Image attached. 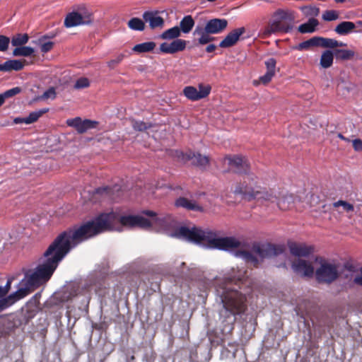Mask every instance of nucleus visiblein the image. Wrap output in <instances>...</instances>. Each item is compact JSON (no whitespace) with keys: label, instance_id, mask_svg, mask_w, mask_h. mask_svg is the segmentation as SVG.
Here are the masks:
<instances>
[{"label":"nucleus","instance_id":"1","mask_svg":"<svg viewBox=\"0 0 362 362\" xmlns=\"http://www.w3.org/2000/svg\"><path fill=\"white\" fill-rule=\"evenodd\" d=\"M145 214L149 216L148 218L142 216H122L116 211L100 214L92 220V236L107 230L120 231L124 227L147 228L153 226L165 231L173 238L194 243L206 248L230 250L240 245L235 238L221 237L217 232L208 229L180 227L171 233L170 229L175 226V223L170 216L157 217L150 211Z\"/></svg>","mask_w":362,"mask_h":362},{"label":"nucleus","instance_id":"2","mask_svg":"<svg viewBox=\"0 0 362 362\" xmlns=\"http://www.w3.org/2000/svg\"><path fill=\"white\" fill-rule=\"evenodd\" d=\"M90 237V221L74 226L59 234L40 258L38 264L24 270V277L19 282L16 292L5 297L11 288L13 279H8L4 286H0V311L45 284L69 251Z\"/></svg>","mask_w":362,"mask_h":362},{"label":"nucleus","instance_id":"3","mask_svg":"<svg viewBox=\"0 0 362 362\" xmlns=\"http://www.w3.org/2000/svg\"><path fill=\"white\" fill-rule=\"evenodd\" d=\"M255 177L252 175L245 177L243 185H239L235 189V194H241L247 200L255 199L263 202H276L279 209L286 211L293 206L294 198L290 194H278L274 189H267L260 185H257Z\"/></svg>","mask_w":362,"mask_h":362},{"label":"nucleus","instance_id":"4","mask_svg":"<svg viewBox=\"0 0 362 362\" xmlns=\"http://www.w3.org/2000/svg\"><path fill=\"white\" fill-rule=\"evenodd\" d=\"M238 272V275L228 274L224 279L215 280L216 294L221 298L225 310L233 315H240L247 309L246 294L235 288L233 283L243 280L246 272Z\"/></svg>","mask_w":362,"mask_h":362},{"label":"nucleus","instance_id":"5","mask_svg":"<svg viewBox=\"0 0 362 362\" xmlns=\"http://www.w3.org/2000/svg\"><path fill=\"white\" fill-rule=\"evenodd\" d=\"M295 19L293 11L278 9L272 14L268 25L261 30V35L266 37L278 33H289L293 28Z\"/></svg>","mask_w":362,"mask_h":362},{"label":"nucleus","instance_id":"6","mask_svg":"<svg viewBox=\"0 0 362 362\" xmlns=\"http://www.w3.org/2000/svg\"><path fill=\"white\" fill-rule=\"evenodd\" d=\"M279 255H282L284 257L282 247H276L271 245L255 247L251 252L240 251L236 253V256L241 257L247 263L254 267H257L259 262L264 257L277 256Z\"/></svg>","mask_w":362,"mask_h":362},{"label":"nucleus","instance_id":"7","mask_svg":"<svg viewBox=\"0 0 362 362\" xmlns=\"http://www.w3.org/2000/svg\"><path fill=\"white\" fill-rule=\"evenodd\" d=\"M315 263L319 266L315 270L316 279L319 282L331 283L337 279L339 269L336 263L322 258H315Z\"/></svg>","mask_w":362,"mask_h":362},{"label":"nucleus","instance_id":"8","mask_svg":"<svg viewBox=\"0 0 362 362\" xmlns=\"http://www.w3.org/2000/svg\"><path fill=\"white\" fill-rule=\"evenodd\" d=\"M224 162L227 163L231 170L238 173L245 174L243 177L242 181L235 187L234 189H235L239 185L243 184L245 176L250 175H252L255 177V180L257 181V185L260 184L259 180L254 174L248 173L249 163L246 158L240 156H227L224 158ZM233 192L235 193V190H233Z\"/></svg>","mask_w":362,"mask_h":362},{"label":"nucleus","instance_id":"9","mask_svg":"<svg viewBox=\"0 0 362 362\" xmlns=\"http://www.w3.org/2000/svg\"><path fill=\"white\" fill-rule=\"evenodd\" d=\"M90 21V12L83 6L78 7L76 11L68 13L64 20V25L71 28L88 23Z\"/></svg>","mask_w":362,"mask_h":362},{"label":"nucleus","instance_id":"10","mask_svg":"<svg viewBox=\"0 0 362 362\" xmlns=\"http://www.w3.org/2000/svg\"><path fill=\"white\" fill-rule=\"evenodd\" d=\"M315 259L297 258L292 261L291 268L293 272L301 276L311 277L315 271Z\"/></svg>","mask_w":362,"mask_h":362},{"label":"nucleus","instance_id":"11","mask_svg":"<svg viewBox=\"0 0 362 362\" xmlns=\"http://www.w3.org/2000/svg\"><path fill=\"white\" fill-rule=\"evenodd\" d=\"M211 87L209 84L199 83L198 87L188 86L184 88L183 95L192 101H197L206 98L211 93Z\"/></svg>","mask_w":362,"mask_h":362},{"label":"nucleus","instance_id":"12","mask_svg":"<svg viewBox=\"0 0 362 362\" xmlns=\"http://www.w3.org/2000/svg\"><path fill=\"white\" fill-rule=\"evenodd\" d=\"M187 47V41L182 39L173 40L170 42H163L160 45V52L164 54H173L182 52Z\"/></svg>","mask_w":362,"mask_h":362},{"label":"nucleus","instance_id":"13","mask_svg":"<svg viewBox=\"0 0 362 362\" xmlns=\"http://www.w3.org/2000/svg\"><path fill=\"white\" fill-rule=\"evenodd\" d=\"M245 32V29L243 27L234 29L220 42L219 47L221 48H228L235 45Z\"/></svg>","mask_w":362,"mask_h":362},{"label":"nucleus","instance_id":"14","mask_svg":"<svg viewBox=\"0 0 362 362\" xmlns=\"http://www.w3.org/2000/svg\"><path fill=\"white\" fill-rule=\"evenodd\" d=\"M66 123L69 127L74 128L80 134H83L90 129V119H82L79 117L68 119Z\"/></svg>","mask_w":362,"mask_h":362},{"label":"nucleus","instance_id":"15","mask_svg":"<svg viewBox=\"0 0 362 362\" xmlns=\"http://www.w3.org/2000/svg\"><path fill=\"white\" fill-rule=\"evenodd\" d=\"M289 250L295 259L308 257L313 251L311 247L302 243H292L289 245Z\"/></svg>","mask_w":362,"mask_h":362},{"label":"nucleus","instance_id":"16","mask_svg":"<svg viewBox=\"0 0 362 362\" xmlns=\"http://www.w3.org/2000/svg\"><path fill=\"white\" fill-rule=\"evenodd\" d=\"M227 25V20L214 18L206 23L204 28H206L211 34H218L224 30Z\"/></svg>","mask_w":362,"mask_h":362},{"label":"nucleus","instance_id":"17","mask_svg":"<svg viewBox=\"0 0 362 362\" xmlns=\"http://www.w3.org/2000/svg\"><path fill=\"white\" fill-rule=\"evenodd\" d=\"M143 18L146 23H149L151 28L163 26L164 20L158 15L157 12L146 11L143 14Z\"/></svg>","mask_w":362,"mask_h":362},{"label":"nucleus","instance_id":"18","mask_svg":"<svg viewBox=\"0 0 362 362\" xmlns=\"http://www.w3.org/2000/svg\"><path fill=\"white\" fill-rule=\"evenodd\" d=\"M90 281L89 279H83L81 280L78 283L77 290H76V296H83L85 297L86 300V306H88L89 300H90Z\"/></svg>","mask_w":362,"mask_h":362},{"label":"nucleus","instance_id":"19","mask_svg":"<svg viewBox=\"0 0 362 362\" xmlns=\"http://www.w3.org/2000/svg\"><path fill=\"white\" fill-rule=\"evenodd\" d=\"M211 33L206 28L197 26L194 31V35H198V42L200 45H206L212 40L214 37L210 36Z\"/></svg>","mask_w":362,"mask_h":362},{"label":"nucleus","instance_id":"20","mask_svg":"<svg viewBox=\"0 0 362 362\" xmlns=\"http://www.w3.org/2000/svg\"><path fill=\"white\" fill-rule=\"evenodd\" d=\"M356 28V25L351 21H343L336 26L334 31L341 35H346L352 33Z\"/></svg>","mask_w":362,"mask_h":362},{"label":"nucleus","instance_id":"21","mask_svg":"<svg viewBox=\"0 0 362 362\" xmlns=\"http://www.w3.org/2000/svg\"><path fill=\"white\" fill-rule=\"evenodd\" d=\"M194 23L195 22L192 16H185L180 22L179 28L180 30V33H189L194 26Z\"/></svg>","mask_w":362,"mask_h":362},{"label":"nucleus","instance_id":"22","mask_svg":"<svg viewBox=\"0 0 362 362\" xmlns=\"http://www.w3.org/2000/svg\"><path fill=\"white\" fill-rule=\"evenodd\" d=\"M318 43L319 47L327 48H335L338 47L346 46V44L342 42L337 41L334 39L325 38L322 37H318Z\"/></svg>","mask_w":362,"mask_h":362},{"label":"nucleus","instance_id":"23","mask_svg":"<svg viewBox=\"0 0 362 362\" xmlns=\"http://www.w3.org/2000/svg\"><path fill=\"white\" fill-rule=\"evenodd\" d=\"M175 205L178 207H182L189 210L201 211L202 209L196 202L184 197L177 199Z\"/></svg>","mask_w":362,"mask_h":362},{"label":"nucleus","instance_id":"24","mask_svg":"<svg viewBox=\"0 0 362 362\" xmlns=\"http://www.w3.org/2000/svg\"><path fill=\"white\" fill-rule=\"evenodd\" d=\"M1 65V71H9L11 70L19 71L24 66L23 62L17 59L8 60Z\"/></svg>","mask_w":362,"mask_h":362},{"label":"nucleus","instance_id":"25","mask_svg":"<svg viewBox=\"0 0 362 362\" xmlns=\"http://www.w3.org/2000/svg\"><path fill=\"white\" fill-rule=\"evenodd\" d=\"M318 25V21L314 18H309L308 21L299 25L298 30L300 33H313Z\"/></svg>","mask_w":362,"mask_h":362},{"label":"nucleus","instance_id":"26","mask_svg":"<svg viewBox=\"0 0 362 362\" xmlns=\"http://www.w3.org/2000/svg\"><path fill=\"white\" fill-rule=\"evenodd\" d=\"M180 30L178 26H174L169 28L161 33L160 38L166 40H173L179 39L180 37Z\"/></svg>","mask_w":362,"mask_h":362},{"label":"nucleus","instance_id":"27","mask_svg":"<svg viewBox=\"0 0 362 362\" xmlns=\"http://www.w3.org/2000/svg\"><path fill=\"white\" fill-rule=\"evenodd\" d=\"M156 46L154 42H146L134 46L132 51L138 54L149 52L153 51Z\"/></svg>","mask_w":362,"mask_h":362},{"label":"nucleus","instance_id":"28","mask_svg":"<svg viewBox=\"0 0 362 362\" xmlns=\"http://www.w3.org/2000/svg\"><path fill=\"white\" fill-rule=\"evenodd\" d=\"M188 158L192 160L193 164L198 166L204 168L209 165V158L199 153H193L192 155L189 154Z\"/></svg>","mask_w":362,"mask_h":362},{"label":"nucleus","instance_id":"29","mask_svg":"<svg viewBox=\"0 0 362 362\" xmlns=\"http://www.w3.org/2000/svg\"><path fill=\"white\" fill-rule=\"evenodd\" d=\"M334 54L332 51L326 50L322 52L320 58V65L322 68L330 67L333 64Z\"/></svg>","mask_w":362,"mask_h":362},{"label":"nucleus","instance_id":"30","mask_svg":"<svg viewBox=\"0 0 362 362\" xmlns=\"http://www.w3.org/2000/svg\"><path fill=\"white\" fill-rule=\"evenodd\" d=\"M312 47H319L318 37H313L308 40L300 42L293 48L297 50H305L309 49Z\"/></svg>","mask_w":362,"mask_h":362},{"label":"nucleus","instance_id":"31","mask_svg":"<svg viewBox=\"0 0 362 362\" xmlns=\"http://www.w3.org/2000/svg\"><path fill=\"white\" fill-rule=\"evenodd\" d=\"M34 53V49L31 47L20 46L15 48L13 51V55L18 57H29Z\"/></svg>","mask_w":362,"mask_h":362},{"label":"nucleus","instance_id":"32","mask_svg":"<svg viewBox=\"0 0 362 362\" xmlns=\"http://www.w3.org/2000/svg\"><path fill=\"white\" fill-rule=\"evenodd\" d=\"M300 10L303 15L305 17H309L310 18L317 16L320 13V9L316 6H305L300 7Z\"/></svg>","mask_w":362,"mask_h":362},{"label":"nucleus","instance_id":"33","mask_svg":"<svg viewBox=\"0 0 362 362\" xmlns=\"http://www.w3.org/2000/svg\"><path fill=\"white\" fill-rule=\"evenodd\" d=\"M28 36L27 34H18L12 37L11 44L15 47H20L26 44L28 41Z\"/></svg>","mask_w":362,"mask_h":362},{"label":"nucleus","instance_id":"34","mask_svg":"<svg viewBox=\"0 0 362 362\" xmlns=\"http://www.w3.org/2000/svg\"><path fill=\"white\" fill-rule=\"evenodd\" d=\"M335 56L337 59L342 60H347L351 59L355 53L351 49H337L334 52Z\"/></svg>","mask_w":362,"mask_h":362},{"label":"nucleus","instance_id":"35","mask_svg":"<svg viewBox=\"0 0 362 362\" xmlns=\"http://www.w3.org/2000/svg\"><path fill=\"white\" fill-rule=\"evenodd\" d=\"M333 206L334 208H341V210H339V212H351L354 209V207L351 204L342 200H339L333 203Z\"/></svg>","mask_w":362,"mask_h":362},{"label":"nucleus","instance_id":"36","mask_svg":"<svg viewBox=\"0 0 362 362\" xmlns=\"http://www.w3.org/2000/svg\"><path fill=\"white\" fill-rule=\"evenodd\" d=\"M128 26L130 29L134 30H143L144 29V23L142 20L138 18H133L128 22Z\"/></svg>","mask_w":362,"mask_h":362},{"label":"nucleus","instance_id":"37","mask_svg":"<svg viewBox=\"0 0 362 362\" xmlns=\"http://www.w3.org/2000/svg\"><path fill=\"white\" fill-rule=\"evenodd\" d=\"M46 112L47 110H44L30 113V115L28 117H26L25 124H30L36 122L38 119V118Z\"/></svg>","mask_w":362,"mask_h":362},{"label":"nucleus","instance_id":"38","mask_svg":"<svg viewBox=\"0 0 362 362\" xmlns=\"http://www.w3.org/2000/svg\"><path fill=\"white\" fill-rule=\"evenodd\" d=\"M57 95L55 88L51 87L48 88L44 93L38 98L41 100H54Z\"/></svg>","mask_w":362,"mask_h":362},{"label":"nucleus","instance_id":"39","mask_svg":"<svg viewBox=\"0 0 362 362\" xmlns=\"http://www.w3.org/2000/svg\"><path fill=\"white\" fill-rule=\"evenodd\" d=\"M110 195V189L107 187H101L96 189L93 192H92V200L96 199L98 196H101L102 197L106 198Z\"/></svg>","mask_w":362,"mask_h":362},{"label":"nucleus","instance_id":"40","mask_svg":"<svg viewBox=\"0 0 362 362\" xmlns=\"http://www.w3.org/2000/svg\"><path fill=\"white\" fill-rule=\"evenodd\" d=\"M339 18V13L334 10H327L322 14V18L327 21H332L337 20Z\"/></svg>","mask_w":362,"mask_h":362},{"label":"nucleus","instance_id":"41","mask_svg":"<svg viewBox=\"0 0 362 362\" xmlns=\"http://www.w3.org/2000/svg\"><path fill=\"white\" fill-rule=\"evenodd\" d=\"M275 75L272 74V73L266 72L263 76L259 77L258 81H255L253 82V83L255 86H257L259 83H262L264 85H266V84H267L268 83H269L272 81V79L273 78V77Z\"/></svg>","mask_w":362,"mask_h":362},{"label":"nucleus","instance_id":"42","mask_svg":"<svg viewBox=\"0 0 362 362\" xmlns=\"http://www.w3.org/2000/svg\"><path fill=\"white\" fill-rule=\"evenodd\" d=\"M264 64L267 68V72L275 75L276 61L274 58H269L265 61Z\"/></svg>","mask_w":362,"mask_h":362},{"label":"nucleus","instance_id":"43","mask_svg":"<svg viewBox=\"0 0 362 362\" xmlns=\"http://www.w3.org/2000/svg\"><path fill=\"white\" fill-rule=\"evenodd\" d=\"M132 125L133 128L136 131L146 130L149 126L142 121L132 120Z\"/></svg>","mask_w":362,"mask_h":362},{"label":"nucleus","instance_id":"44","mask_svg":"<svg viewBox=\"0 0 362 362\" xmlns=\"http://www.w3.org/2000/svg\"><path fill=\"white\" fill-rule=\"evenodd\" d=\"M10 43V38L4 35H0V51L7 50Z\"/></svg>","mask_w":362,"mask_h":362},{"label":"nucleus","instance_id":"45","mask_svg":"<svg viewBox=\"0 0 362 362\" xmlns=\"http://www.w3.org/2000/svg\"><path fill=\"white\" fill-rule=\"evenodd\" d=\"M89 86V81L87 78H78L74 85V88L76 89H81L86 88Z\"/></svg>","mask_w":362,"mask_h":362},{"label":"nucleus","instance_id":"46","mask_svg":"<svg viewBox=\"0 0 362 362\" xmlns=\"http://www.w3.org/2000/svg\"><path fill=\"white\" fill-rule=\"evenodd\" d=\"M353 148L356 152L362 153V139H355L351 141Z\"/></svg>","mask_w":362,"mask_h":362},{"label":"nucleus","instance_id":"47","mask_svg":"<svg viewBox=\"0 0 362 362\" xmlns=\"http://www.w3.org/2000/svg\"><path fill=\"white\" fill-rule=\"evenodd\" d=\"M20 92H21V88L19 87H15V88H13L10 90L5 91L2 94L4 97V98L6 99V98L12 97V96L19 93Z\"/></svg>","mask_w":362,"mask_h":362},{"label":"nucleus","instance_id":"48","mask_svg":"<svg viewBox=\"0 0 362 362\" xmlns=\"http://www.w3.org/2000/svg\"><path fill=\"white\" fill-rule=\"evenodd\" d=\"M54 43L51 41L41 42L40 49L44 53L50 51L53 47Z\"/></svg>","mask_w":362,"mask_h":362},{"label":"nucleus","instance_id":"49","mask_svg":"<svg viewBox=\"0 0 362 362\" xmlns=\"http://www.w3.org/2000/svg\"><path fill=\"white\" fill-rule=\"evenodd\" d=\"M125 57V55L124 54H118L114 59L111 60L109 62V66H114L119 63H120L123 59Z\"/></svg>","mask_w":362,"mask_h":362},{"label":"nucleus","instance_id":"50","mask_svg":"<svg viewBox=\"0 0 362 362\" xmlns=\"http://www.w3.org/2000/svg\"><path fill=\"white\" fill-rule=\"evenodd\" d=\"M354 282L357 285L362 286V267L361 268L360 274L354 277Z\"/></svg>","mask_w":362,"mask_h":362},{"label":"nucleus","instance_id":"51","mask_svg":"<svg viewBox=\"0 0 362 362\" xmlns=\"http://www.w3.org/2000/svg\"><path fill=\"white\" fill-rule=\"evenodd\" d=\"M82 199H84V202H86L90 200V192L89 191H84L81 194Z\"/></svg>","mask_w":362,"mask_h":362},{"label":"nucleus","instance_id":"52","mask_svg":"<svg viewBox=\"0 0 362 362\" xmlns=\"http://www.w3.org/2000/svg\"><path fill=\"white\" fill-rule=\"evenodd\" d=\"M26 117H16L13 119V122L15 124H21L25 123V124Z\"/></svg>","mask_w":362,"mask_h":362},{"label":"nucleus","instance_id":"53","mask_svg":"<svg viewBox=\"0 0 362 362\" xmlns=\"http://www.w3.org/2000/svg\"><path fill=\"white\" fill-rule=\"evenodd\" d=\"M41 296V294L39 293H36L32 298V301H34V303L37 305V304L39 303V299Z\"/></svg>","mask_w":362,"mask_h":362},{"label":"nucleus","instance_id":"54","mask_svg":"<svg viewBox=\"0 0 362 362\" xmlns=\"http://www.w3.org/2000/svg\"><path fill=\"white\" fill-rule=\"evenodd\" d=\"M216 49V46L214 45H209L206 47V51L207 52H212Z\"/></svg>","mask_w":362,"mask_h":362},{"label":"nucleus","instance_id":"55","mask_svg":"<svg viewBox=\"0 0 362 362\" xmlns=\"http://www.w3.org/2000/svg\"><path fill=\"white\" fill-rule=\"evenodd\" d=\"M338 137L339 139H341V140H344V141H347V142L350 141L348 138L344 136L341 134H338Z\"/></svg>","mask_w":362,"mask_h":362},{"label":"nucleus","instance_id":"56","mask_svg":"<svg viewBox=\"0 0 362 362\" xmlns=\"http://www.w3.org/2000/svg\"><path fill=\"white\" fill-rule=\"evenodd\" d=\"M5 98L3 94H0V106L4 103Z\"/></svg>","mask_w":362,"mask_h":362},{"label":"nucleus","instance_id":"57","mask_svg":"<svg viewBox=\"0 0 362 362\" xmlns=\"http://www.w3.org/2000/svg\"><path fill=\"white\" fill-rule=\"evenodd\" d=\"M91 127H92V129H93V127H95V122H93V121H92Z\"/></svg>","mask_w":362,"mask_h":362},{"label":"nucleus","instance_id":"58","mask_svg":"<svg viewBox=\"0 0 362 362\" xmlns=\"http://www.w3.org/2000/svg\"><path fill=\"white\" fill-rule=\"evenodd\" d=\"M0 71H1V65L0 64Z\"/></svg>","mask_w":362,"mask_h":362}]
</instances>
